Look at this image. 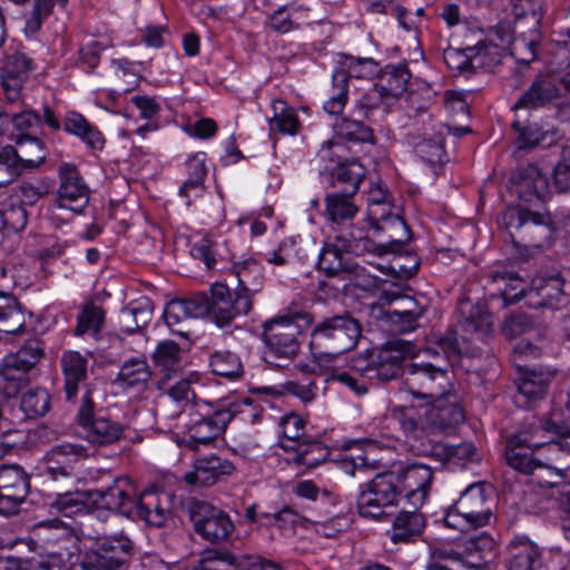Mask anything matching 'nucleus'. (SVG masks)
Returning <instances> with one entry per match:
<instances>
[{"mask_svg":"<svg viewBox=\"0 0 570 570\" xmlns=\"http://www.w3.org/2000/svg\"><path fill=\"white\" fill-rule=\"evenodd\" d=\"M232 272L237 277L235 292L238 294H245L252 299L263 288V268L255 259L248 258L234 263Z\"/></svg>","mask_w":570,"mask_h":570,"instance_id":"39","label":"nucleus"},{"mask_svg":"<svg viewBox=\"0 0 570 570\" xmlns=\"http://www.w3.org/2000/svg\"><path fill=\"white\" fill-rule=\"evenodd\" d=\"M558 80L551 75L538 76L514 104V109H537L550 105L559 98Z\"/></svg>","mask_w":570,"mask_h":570,"instance_id":"28","label":"nucleus"},{"mask_svg":"<svg viewBox=\"0 0 570 570\" xmlns=\"http://www.w3.org/2000/svg\"><path fill=\"white\" fill-rule=\"evenodd\" d=\"M63 129L79 137L91 149L100 150L105 145L102 134L79 112L68 111L66 114Z\"/></svg>","mask_w":570,"mask_h":570,"instance_id":"44","label":"nucleus"},{"mask_svg":"<svg viewBox=\"0 0 570 570\" xmlns=\"http://www.w3.org/2000/svg\"><path fill=\"white\" fill-rule=\"evenodd\" d=\"M14 150L20 165H22V170L37 168L46 159L45 145L36 136L19 135L16 139Z\"/></svg>","mask_w":570,"mask_h":570,"instance_id":"45","label":"nucleus"},{"mask_svg":"<svg viewBox=\"0 0 570 570\" xmlns=\"http://www.w3.org/2000/svg\"><path fill=\"white\" fill-rule=\"evenodd\" d=\"M131 520H140L151 528H161L171 517L170 499L166 492L142 491L136 495Z\"/></svg>","mask_w":570,"mask_h":570,"instance_id":"22","label":"nucleus"},{"mask_svg":"<svg viewBox=\"0 0 570 570\" xmlns=\"http://www.w3.org/2000/svg\"><path fill=\"white\" fill-rule=\"evenodd\" d=\"M210 292V316L220 327L229 325L236 316L252 311V299L237 292L233 296L229 288L222 283L214 284Z\"/></svg>","mask_w":570,"mask_h":570,"instance_id":"19","label":"nucleus"},{"mask_svg":"<svg viewBox=\"0 0 570 570\" xmlns=\"http://www.w3.org/2000/svg\"><path fill=\"white\" fill-rule=\"evenodd\" d=\"M151 379V370L145 358L131 357L124 362L116 383L122 389L142 391Z\"/></svg>","mask_w":570,"mask_h":570,"instance_id":"43","label":"nucleus"},{"mask_svg":"<svg viewBox=\"0 0 570 570\" xmlns=\"http://www.w3.org/2000/svg\"><path fill=\"white\" fill-rule=\"evenodd\" d=\"M151 358L155 366L164 373L165 379H171V375L181 368V348L175 341H160Z\"/></svg>","mask_w":570,"mask_h":570,"instance_id":"46","label":"nucleus"},{"mask_svg":"<svg viewBox=\"0 0 570 570\" xmlns=\"http://www.w3.org/2000/svg\"><path fill=\"white\" fill-rule=\"evenodd\" d=\"M514 185L519 198L527 203L544 200L550 194L548 178L533 164L517 169Z\"/></svg>","mask_w":570,"mask_h":570,"instance_id":"26","label":"nucleus"},{"mask_svg":"<svg viewBox=\"0 0 570 570\" xmlns=\"http://www.w3.org/2000/svg\"><path fill=\"white\" fill-rule=\"evenodd\" d=\"M370 306H380L386 313H393L403 316H419L422 317L425 313L422 306L414 297L407 295H400L397 293H383L377 302L372 303Z\"/></svg>","mask_w":570,"mask_h":570,"instance_id":"47","label":"nucleus"},{"mask_svg":"<svg viewBox=\"0 0 570 570\" xmlns=\"http://www.w3.org/2000/svg\"><path fill=\"white\" fill-rule=\"evenodd\" d=\"M311 325L313 316L309 313L278 315L263 324V338L266 344L264 358L275 366H283L281 361L294 358L299 351L303 325Z\"/></svg>","mask_w":570,"mask_h":570,"instance_id":"2","label":"nucleus"},{"mask_svg":"<svg viewBox=\"0 0 570 570\" xmlns=\"http://www.w3.org/2000/svg\"><path fill=\"white\" fill-rule=\"evenodd\" d=\"M328 455L327 448L318 441H308L298 444L293 461L307 468H315Z\"/></svg>","mask_w":570,"mask_h":570,"instance_id":"62","label":"nucleus"},{"mask_svg":"<svg viewBox=\"0 0 570 570\" xmlns=\"http://www.w3.org/2000/svg\"><path fill=\"white\" fill-rule=\"evenodd\" d=\"M492 282L504 283V287L498 288V293L491 294V298L501 297L503 306L519 302L525 293L527 283L518 274L512 272H495L491 275Z\"/></svg>","mask_w":570,"mask_h":570,"instance_id":"49","label":"nucleus"},{"mask_svg":"<svg viewBox=\"0 0 570 570\" xmlns=\"http://www.w3.org/2000/svg\"><path fill=\"white\" fill-rule=\"evenodd\" d=\"M334 242L346 254L362 256L365 254H375L381 247L376 246V242L371 239L363 227L351 224L348 227L335 229Z\"/></svg>","mask_w":570,"mask_h":570,"instance_id":"34","label":"nucleus"},{"mask_svg":"<svg viewBox=\"0 0 570 570\" xmlns=\"http://www.w3.org/2000/svg\"><path fill=\"white\" fill-rule=\"evenodd\" d=\"M429 403L432 404V407L428 412V422L432 429L449 433L465 420L459 397L449 393V389Z\"/></svg>","mask_w":570,"mask_h":570,"instance_id":"25","label":"nucleus"},{"mask_svg":"<svg viewBox=\"0 0 570 570\" xmlns=\"http://www.w3.org/2000/svg\"><path fill=\"white\" fill-rule=\"evenodd\" d=\"M91 498V491H75L59 493L51 507L56 508L66 517L83 513L88 510V500Z\"/></svg>","mask_w":570,"mask_h":570,"instance_id":"58","label":"nucleus"},{"mask_svg":"<svg viewBox=\"0 0 570 570\" xmlns=\"http://www.w3.org/2000/svg\"><path fill=\"white\" fill-rule=\"evenodd\" d=\"M509 570H538L542 566L539 548L528 538H515L508 547Z\"/></svg>","mask_w":570,"mask_h":570,"instance_id":"38","label":"nucleus"},{"mask_svg":"<svg viewBox=\"0 0 570 570\" xmlns=\"http://www.w3.org/2000/svg\"><path fill=\"white\" fill-rule=\"evenodd\" d=\"M563 434L564 428L552 420L531 416L513 436L534 448L548 446L550 451L557 452L561 450L562 443L556 442L554 436Z\"/></svg>","mask_w":570,"mask_h":570,"instance_id":"24","label":"nucleus"},{"mask_svg":"<svg viewBox=\"0 0 570 570\" xmlns=\"http://www.w3.org/2000/svg\"><path fill=\"white\" fill-rule=\"evenodd\" d=\"M379 72V63L374 59L343 55L332 75V94L324 102V110L330 115H340L347 101L350 79L370 80Z\"/></svg>","mask_w":570,"mask_h":570,"instance_id":"6","label":"nucleus"},{"mask_svg":"<svg viewBox=\"0 0 570 570\" xmlns=\"http://www.w3.org/2000/svg\"><path fill=\"white\" fill-rule=\"evenodd\" d=\"M394 475L397 479L400 493H404L413 509H420L431 489L434 475L432 468L423 463H411L394 471Z\"/></svg>","mask_w":570,"mask_h":570,"instance_id":"17","label":"nucleus"},{"mask_svg":"<svg viewBox=\"0 0 570 570\" xmlns=\"http://www.w3.org/2000/svg\"><path fill=\"white\" fill-rule=\"evenodd\" d=\"M551 287L558 291L557 296H556L557 302H553L552 301L553 295H551L549 292H547L546 294H542V296L544 298H548L549 301L542 302L541 305H546V306H549L550 308H554V309H560L562 312L561 321H560L561 331H562L566 340L570 341V297L564 295L559 289L558 281H552Z\"/></svg>","mask_w":570,"mask_h":570,"instance_id":"64","label":"nucleus"},{"mask_svg":"<svg viewBox=\"0 0 570 570\" xmlns=\"http://www.w3.org/2000/svg\"><path fill=\"white\" fill-rule=\"evenodd\" d=\"M105 320L104 309L92 302L86 304L78 315L75 334L82 336L85 334H97L100 332Z\"/></svg>","mask_w":570,"mask_h":570,"instance_id":"60","label":"nucleus"},{"mask_svg":"<svg viewBox=\"0 0 570 570\" xmlns=\"http://www.w3.org/2000/svg\"><path fill=\"white\" fill-rule=\"evenodd\" d=\"M30 490V480L18 464L0 466V514H17Z\"/></svg>","mask_w":570,"mask_h":570,"instance_id":"16","label":"nucleus"},{"mask_svg":"<svg viewBox=\"0 0 570 570\" xmlns=\"http://www.w3.org/2000/svg\"><path fill=\"white\" fill-rule=\"evenodd\" d=\"M45 357V345L33 338L14 353L8 354L1 364L0 376L4 382V393L8 397H14L19 391L29 385L37 376V364Z\"/></svg>","mask_w":570,"mask_h":570,"instance_id":"4","label":"nucleus"},{"mask_svg":"<svg viewBox=\"0 0 570 570\" xmlns=\"http://www.w3.org/2000/svg\"><path fill=\"white\" fill-rule=\"evenodd\" d=\"M234 471L235 465L229 460L209 454L197 458L184 480L189 485L207 488L232 475Z\"/></svg>","mask_w":570,"mask_h":570,"instance_id":"23","label":"nucleus"},{"mask_svg":"<svg viewBox=\"0 0 570 570\" xmlns=\"http://www.w3.org/2000/svg\"><path fill=\"white\" fill-rule=\"evenodd\" d=\"M537 449L511 435L504 450L505 461L512 469L524 474H532L539 464V461L533 458V452Z\"/></svg>","mask_w":570,"mask_h":570,"instance_id":"41","label":"nucleus"},{"mask_svg":"<svg viewBox=\"0 0 570 570\" xmlns=\"http://www.w3.org/2000/svg\"><path fill=\"white\" fill-rule=\"evenodd\" d=\"M365 176V167L357 159L338 160L330 170V185L334 190L357 194Z\"/></svg>","mask_w":570,"mask_h":570,"instance_id":"33","label":"nucleus"},{"mask_svg":"<svg viewBox=\"0 0 570 570\" xmlns=\"http://www.w3.org/2000/svg\"><path fill=\"white\" fill-rule=\"evenodd\" d=\"M36 69L32 58L23 52H12L6 56L1 67V87L9 104L18 102L30 73Z\"/></svg>","mask_w":570,"mask_h":570,"instance_id":"18","label":"nucleus"},{"mask_svg":"<svg viewBox=\"0 0 570 570\" xmlns=\"http://www.w3.org/2000/svg\"><path fill=\"white\" fill-rule=\"evenodd\" d=\"M404 389L414 397L430 402L449 389L448 372L431 363H413L403 381Z\"/></svg>","mask_w":570,"mask_h":570,"instance_id":"11","label":"nucleus"},{"mask_svg":"<svg viewBox=\"0 0 570 570\" xmlns=\"http://www.w3.org/2000/svg\"><path fill=\"white\" fill-rule=\"evenodd\" d=\"M338 140H346L351 142H373V129L360 119H350L343 117L334 125V138L326 140L322 144L320 155L322 158L330 157V151L333 147H338Z\"/></svg>","mask_w":570,"mask_h":570,"instance_id":"29","label":"nucleus"},{"mask_svg":"<svg viewBox=\"0 0 570 570\" xmlns=\"http://www.w3.org/2000/svg\"><path fill=\"white\" fill-rule=\"evenodd\" d=\"M60 367L65 380L66 399L72 401L79 385L88 377V360L76 351H65L60 357Z\"/></svg>","mask_w":570,"mask_h":570,"instance_id":"32","label":"nucleus"},{"mask_svg":"<svg viewBox=\"0 0 570 570\" xmlns=\"http://www.w3.org/2000/svg\"><path fill=\"white\" fill-rule=\"evenodd\" d=\"M399 491L394 471L376 474L357 495V511L362 518L379 520L385 515L384 509L394 505Z\"/></svg>","mask_w":570,"mask_h":570,"instance_id":"7","label":"nucleus"},{"mask_svg":"<svg viewBox=\"0 0 570 570\" xmlns=\"http://www.w3.org/2000/svg\"><path fill=\"white\" fill-rule=\"evenodd\" d=\"M20 406L30 419L42 416L50 409V395L46 389H30L22 395Z\"/></svg>","mask_w":570,"mask_h":570,"instance_id":"61","label":"nucleus"},{"mask_svg":"<svg viewBox=\"0 0 570 570\" xmlns=\"http://www.w3.org/2000/svg\"><path fill=\"white\" fill-rule=\"evenodd\" d=\"M504 51L491 42H479L474 47H466V56L456 67L493 71L502 63Z\"/></svg>","mask_w":570,"mask_h":570,"instance_id":"37","label":"nucleus"},{"mask_svg":"<svg viewBox=\"0 0 570 570\" xmlns=\"http://www.w3.org/2000/svg\"><path fill=\"white\" fill-rule=\"evenodd\" d=\"M345 254L335 242L325 244L318 255V268L327 276L345 275L347 271H352V262Z\"/></svg>","mask_w":570,"mask_h":570,"instance_id":"50","label":"nucleus"},{"mask_svg":"<svg viewBox=\"0 0 570 570\" xmlns=\"http://www.w3.org/2000/svg\"><path fill=\"white\" fill-rule=\"evenodd\" d=\"M411 78V72L406 65H387L380 70L374 89L383 99H396L402 96Z\"/></svg>","mask_w":570,"mask_h":570,"instance_id":"31","label":"nucleus"},{"mask_svg":"<svg viewBox=\"0 0 570 570\" xmlns=\"http://www.w3.org/2000/svg\"><path fill=\"white\" fill-rule=\"evenodd\" d=\"M131 549L132 542L125 535L107 538L83 553L80 567L83 570H117L128 560Z\"/></svg>","mask_w":570,"mask_h":570,"instance_id":"13","label":"nucleus"},{"mask_svg":"<svg viewBox=\"0 0 570 570\" xmlns=\"http://www.w3.org/2000/svg\"><path fill=\"white\" fill-rule=\"evenodd\" d=\"M153 304L149 299L131 303L121 311V322L127 333L132 334L146 327L153 314Z\"/></svg>","mask_w":570,"mask_h":570,"instance_id":"53","label":"nucleus"},{"mask_svg":"<svg viewBox=\"0 0 570 570\" xmlns=\"http://www.w3.org/2000/svg\"><path fill=\"white\" fill-rule=\"evenodd\" d=\"M190 520L195 532L210 543L225 541L235 529L234 522L224 510L206 501L191 504Z\"/></svg>","mask_w":570,"mask_h":570,"instance_id":"12","label":"nucleus"},{"mask_svg":"<svg viewBox=\"0 0 570 570\" xmlns=\"http://www.w3.org/2000/svg\"><path fill=\"white\" fill-rule=\"evenodd\" d=\"M77 421L82 429L83 438L95 445L115 443L124 433V426L119 422L95 413V403L89 390L82 395Z\"/></svg>","mask_w":570,"mask_h":570,"instance_id":"9","label":"nucleus"},{"mask_svg":"<svg viewBox=\"0 0 570 570\" xmlns=\"http://www.w3.org/2000/svg\"><path fill=\"white\" fill-rule=\"evenodd\" d=\"M20 165L13 146H4L0 149V187L7 186L16 180L21 174Z\"/></svg>","mask_w":570,"mask_h":570,"instance_id":"63","label":"nucleus"},{"mask_svg":"<svg viewBox=\"0 0 570 570\" xmlns=\"http://www.w3.org/2000/svg\"><path fill=\"white\" fill-rule=\"evenodd\" d=\"M170 379L163 377L158 383V389L164 391L174 402L180 406L194 403L197 409L206 405L196 401V393L193 389L194 384L200 383L202 375L198 372H189L186 376L179 379L174 384H169Z\"/></svg>","mask_w":570,"mask_h":570,"instance_id":"40","label":"nucleus"},{"mask_svg":"<svg viewBox=\"0 0 570 570\" xmlns=\"http://www.w3.org/2000/svg\"><path fill=\"white\" fill-rule=\"evenodd\" d=\"M16 3H24L28 0H12ZM68 0H35L30 16L26 20L24 31L29 35L38 32L45 19H47L57 4L66 8Z\"/></svg>","mask_w":570,"mask_h":570,"instance_id":"56","label":"nucleus"},{"mask_svg":"<svg viewBox=\"0 0 570 570\" xmlns=\"http://www.w3.org/2000/svg\"><path fill=\"white\" fill-rule=\"evenodd\" d=\"M356 193H344L333 190L325 196V217L331 223L332 228L340 226L347 220H352L358 213L355 204Z\"/></svg>","mask_w":570,"mask_h":570,"instance_id":"35","label":"nucleus"},{"mask_svg":"<svg viewBox=\"0 0 570 570\" xmlns=\"http://www.w3.org/2000/svg\"><path fill=\"white\" fill-rule=\"evenodd\" d=\"M206 563L202 570H225L219 568H210L209 562H219L235 570H284L279 563L264 559L259 556L235 554L228 550H212L208 552Z\"/></svg>","mask_w":570,"mask_h":570,"instance_id":"30","label":"nucleus"},{"mask_svg":"<svg viewBox=\"0 0 570 570\" xmlns=\"http://www.w3.org/2000/svg\"><path fill=\"white\" fill-rule=\"evenodd\" d=\"M272 108L274 115L268 120L269 129L272 131L277 130L284 135H296L299 129V120L295 109L282 99H274Z\"/></svg>","mask_w":570,"mask_h":570,"instance_id":"51","label":"nucleus"},{"mask_svg":"<svg viewBox=\"0 0 570 570\" xmlns=\"http://www.w3.org/2000/svg\"><path fill=\"white\" fill-rule=\"evenodd\" d=\"M434 451L448 466H464L468 462H472L476 455V449L472 443L438 444L434 446Z\"/></svg>","mask_w":570,"mask_h":570,"instance_id":"55","label":"nucleus"},{"mask_svg":"<svg viewBox=\"0 0 570 570\" xmlns=\"http://www.w3.org/2000/svg\"><path fill=\"white\" fill-rule=\"evenodd\" d=\"M502 220L515 228V238L527 247L542 248L550 244L553 227L550 215L517 207L508 210Z\"/></svg>","mask_w":570,"mask_h":570,"instance_id":"8","label":"nucleus"},{"mask_svg":"<svg viewBox=\"0 0 570 570\" xmlns=\"http://www.w3.org/2000/svg\"><path fill=\"white\" fill-rule=\"evenodd\" d=\"M212 373L227 380L243 376L244 366L240 358L230 351H216L209 357Z\"/></svg>","mask_w":570,"mask_h":570,"instance_id":"52","label":"nucleus"},{"mask_svg":"<svg viewBox=\"0 0 570 570\" xmlns=\"http://www.w3.org/2000/svg\"><path fill=\"white\" fill-rule=\"evenodd\" d=\"M86 455V448L81 444L62 443L53 446L50 451H48L43 458V462L73 470V466L78 460L80 458H85Z\"/></svg>","mask_w":570,"mask_h":570,"instance_id":"54","label":"nucleus"},{"mask_svg":"<svg viewBox=\"0 0 570 570\" xmlns=\"http://www.w3.org/2000/svg\"><path fill=\"white\" fill-rule=\"evenodd\" d=\"M416 352V345L412 341L401 338L389 341L371 353L366 373L384 382L391 381L401 372L405 358L415 356Z\"/></svg>","mask_w":570,"mask_h":570,"instance_id":"10","label":"nucleus"},{"mask_svg":"<svg viewBox=\"0 0 570 570\" xmlns=\"http://www.w3.org/2000/svg\"><path fill=\"white\" fill-rule=\"evenodd\" d=\"M0 322L10 328L24 331L26 316L17 298L4 292H0Z\"/></svg>","mask_w":570,"mask_h":570,"instance_id":"57","label":"nucleus"},{"mask_svg":"<svg viewBox=\"0 0 570 570\" xmlns=\"http://www.w3.org/2000/svg\"><path fill=\"white\" fill-rule=\"evenodd\" d=\"M58 177L57 206L81 213L89 204L90 189L79 169L73 164L62 163L58 168Z\"/></svg>","mask_w":570,"mask_h":570,"instance_id":"15","label":"nucleus"},{"mask_svg":"<svg viewBox=\"0 0 570 570\" xmlns=\"http://www.w3.org/2000/svg\"><path fill=\"white\" fill-rule=\"evenodd\" d=\"M137 491L128 476H118L106 488L91 491V499L104 509L116 512L129 519Z\"/></svg>","mask_w":570,"mask_h":570,"instance_id":"21","label":"nucleus"},{"mask_svg":"<svg viewBox=\"0 0 570 570\" xmlns=\"http://www.w3.org/2000/svg\"><path fill=\"white\" fill-rule=\"evenodd\" d=\"M248 407L249 403L243 401L240 403H229L227 406H219L215 410L200 412V407L191 414L187 429V435L184 436L179 444L191 451H197L200 445H207L217 439L227 428L228 423L242 413V407Z\"/></svg>","mask_w":570,"mask_h":570,"instance_id":"5","label":"nucleus"},{"mask_svg":"<svg viewBox=\"0 0 570 570\" xmlns=\"http://www.w3.org/2000/svg\"><path fill=\"white\" fill-rule=\"evenodd\" d=\"M518 368L520 377L517 380L515 403L520 406H530L543 400L556 377V370L546 366L530 368L521 365H518Z\"/></svg>","mask_w":570,"mask_h":570,"instance_id":"20","label":"nucleus"},{"mask_svg":"<svg viewBox=\"0 0 570 570\" xmlns=\"http://www.w3.org/2000/svg\"><path fill=\"white\" fill-rule=\"evenodd\" d=\"M370 315L379 322L380 327L393 335L405 334L419 327V316H403L382 311L380 306H370Z\"/></svg>","mask_w":570,"mask_h":570,"instance_id":"48","label":"nucleus"},{"mask_svg":"<svg viewBox=\"0 0 570 570\" xmlns=\"http://www.w3.org/2000/svg\"><path fill=\"white\" fill-rule=\"evenodd\" d=\"M360 322L348 313L325 317L311 332L309 348L317 360L331 361L356 347Z\"/></svg>","mask_w":570,"mask_h":570,"instance_id":"1","label":"nucleus"},{"mask_svg":"<svg viewBox=\"0 0 570 570\" xmlns=\"http://www.w3.org/2000/svg\"><path fill=\"white\" fill-rule=\"evenodd\" d=\"M450 130L446 125L439 124L431 131H424L413 145L414 153L431 166L444 165L449 161L444 147L445 131L450 132Z\"/></svg>","mask_w":570,"mask_h":570,"instance_id":"27","label":"nucleus"},{"mask_svg":"<svg viewBox=\"0 0 570 570\" xmlns=\"http://www.w3.org/2000/svg\"><path fill=\"white\" fill-rule=\"evenodd\" d=\"M492 489L484 482L469 485L450 507L444 524L468 532L488 525L493 515Z\"/></svg>","mask_w":570,"mask_h":570,"instance_id":"3","label":"nucleus"},{"mask_svg":"<svg viewBox=\"0 0 570 570\" xmlns=\"http://www.w3.org/2000/svg\"><path fill=\"white\" fill-rule=\"evenodd\" d=\"M368 222L376 236H382L380 243H376L377 256L387 253H400L404 245L411 238V230L407 224L399 216L379 213L374 209L368 210Z\"/></svg>","mask_w":570,"mask_h":570,"instance_id":"14","label":"nucleus"},{"mask_svg":"<svg viewBox=\"0 0 570 570\" xmlns=\"http://www.w3.org/2000/svg\"><path fill=\"white\" fill-rule=\"evenodd\" d=\"M281 426L283 438L279 440V446L285 451H296L298 444H303L301 438L305 433L304 420L299 415L291 413L282 419Z\"/></svg>","mask_w":570,"mask_h":570,"instance_id":"59","label":"nucleus"},{"mask_svg":"<svg viewBox=\"0 0 570 570\" xmlns=\"http://www.w3.org/2000/svg\"><path fill=\"white\" fill-rule=\"evenodd\" d=\"M205 161V153L195 154L186 161L188 178L180 186L179 195L187 199L188 206L191 204L193 197H199L204 191V180L207 174Z\"/></svg>","mask_w":570,"mask_h":570,"instance_id":"42","label":"nucleus"},{"mask_svg":"<svg viewBox=\"0 0 570 570\" xmlns=\"http://www.w3.org/2000/svg\"><path fill=\"white\" fill-rule=\"evenodd\" d=\"M419 509L413 511H401L392 522L390 538L394 543L399 542H414L424 532L426 521L422 513L417 512Z\"/></svg>","mask_w":570,"mask_h":570,"instance_id":"36","label":"nucleus"}]
</instances>
